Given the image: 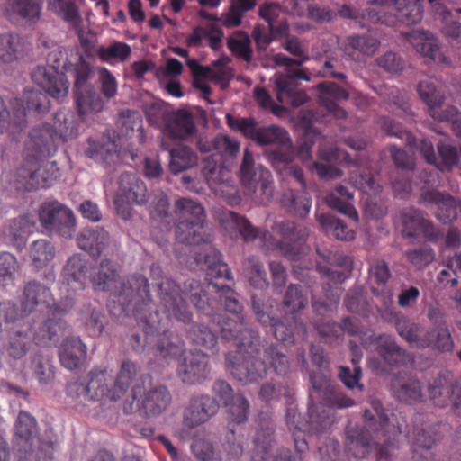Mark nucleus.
<instances>
[{"instance_id":"nucleus-1","label":"nucleus","mask_w":461,"mask_h":461,"mask_svg":"<svg viewBox=\"0 0 461 461\" xmlns=\"http://www.w3.org/2000/svg\"><path fill=\"white\" fill-rule=\"evenodd\" d=\"M91 281L95 290L108 292L113 297L108 307L116 318L138 311L140 304L149 299L148 280L144 276H133L121 280L107 260L94 269Z\"/></svg>"},{"instance_id":"nucleus-2","label":"nucleus","mask_w":461,"mask_h":461,"mask_svg":"<svg viewBox=\"0 0 461 461\" xmlns=\"http://www.w3.org/2000/svg\"><path fill=\"white\" fill-rule=\"evenodd\" d=\"M306 303L307 300L302 295L299 286L290 285L284 299L285 316L284 321H277L271 315L269 306L255 297L252 299L253 310L258 321L263 325H270L275 337L281 341H292L294 336L303 337L304 325L294 313L304 308Z\"/></svg>"},{"instance_id":"nucleus-3","label":"nucleus","mask_w":461,"mask_h":461,"mask_svg":"<svg viewBox=\"0 0 461 461\" xmlns=\"http://www.w3.org/2000/svg\"><path fill=\"white\" fill-rule=\"evenodd\" d=\"M422 0H373L363 13L354 10L350 6H342L339 13L345 18L362 17L371 23L391 24L393 16L406 24H415L422 19Z\"/></svg>"},{"instance_id":"nucleus-4","label":"nucleus","mask_w":461,"mask_h":461,"mask_svg":"<svg viewBox=\"0 0 461 461\" xmlns=\"http://www.w3.org/2000/svg\"><path fill=\"white\" fill-rule=\"evenodd\" d=\"M263 357V345L259 339L241 341L239 349L226 357V366L235 379L242 384L257 383L267 372Z\"/></svg>"},{"instance_id":"nucleus-5","label":"nucleus","mask_w":461,"mask_h":461,"mask_svg":"<svg viewBox=\"0 0 461 461\" xmlns=\"http://www.w3.org/2000/svg\"><path fill=\"white\" fill-rule=\"evenodd\" d=\"M144 344L141 336L132 335V347L139 351L144 348L157 350V354L165 359H175L184 353L185 345L176 335L167 332V322L159 319L156 312L150 313L143 321Z\"/></svg>"},{"instance_id":"nucleus-6","label":"nucleus","mask_w":461,"mask_h":461,"mask_svg":"<svg viewBox=\"0 0 461 461\" xmlns=\"http://www.w3.org/2000/svg\"><path fill=\"white\" fill-rule=\"evenodd\" d=\"M175 212L179 221L176 230L178 242L194 246L204 240L203 225L205 212L199 203L180 198L176 201Z\"/></svg>"},{"instance_id":"nucleus-7","label":"nucleus","mask_w":461,"mask_h":461,"mask_svg":"<svg viewBox=\"0 0 461 461\" xmlns=\"http://www.w3.org/2000/svg\"><path fill=\"white\" fill-rule=\"evenodd\" d=\"M170 400V393L164 386L145 391L140 384H135L131 394L123 402L122 410L125 414L139 412L143 417H154L167 409Z\"/></svg>"},{"instance_id":"nucleus-8","label":"nucleus","mask_w":461,"mask_h":461,"mask_svg":"<svg viewBox=\"0 0 461 461\" xmlns=\"http://www.w3.org/2000/svg\"><path fill=\"white\" fill-rule=\"evenodd\" d=\"M240 181L247 191L261 203H269L274 196V179L269 170L256 165L253 154L246 149L240 169Z\"/></svg>"},{"instance_id":"nucleus-9","label":"nucleus","mask_w":461,"mask_h":461,"mask_svg":"<svg viewBox=\"0 0 461 461\" xmlns=\"http://www.w3.org/2000/svg\"><path fill=\"white\" fill-rule=\"evenodd\" d=\"M89 382H72L67 387V394L75 407H87L97 400H105L104 385L108 380L107 368H95L90 371Z\"/></svg>"},{"instance_id":"nucleus-10","label":"nucleus","mask_w":461,"mask_h":461,"mask_svg":"<svg viewBox=\"0 0 461 461\" xmlns=\"http://www.w3.org/2000/svg\"><path fill=\"white\" fill-rule=\"evenodd\" d=\"M375 416L371 414L369 411H365L366 432L349 431L348 434L347 449L357 458L366 457L372 448L369 432L384 429L387 424L388 417L384 414L379 403H375Z\"/></svg>"},{"instance_id":"nucleus-11","label":"nucleus","mask_w":461,"mask_h":461,"mask_svg":"<svg viewBox=\"0 0 461 461\" xmlns=\"http://www.w3.org/2000/svg\"><path fill=\"white\" fill-rule=\"evenodd\" d=\"M39 218L45 229L66 239H70L75 232L76 218L73 212L58 202L43 203Z\"/></svg>"},{"instance_id":"nucleus-12","label":"nucleus","mask_w":461,"mask_h":461,"mask_svg":"<svg viewBox=\"0 0 461 461\" xmlns=\"http://www.w3.org/2000/svg\"><path fill=\"white\" fill-rule=\"evenodd\" d=\"M74 303L73 297L67 296L64 302L57 303L46 286L37 282H31L24 287L23 306L24 311L32 312L37 307L40 311L45 310L48 312H65L68 311Z\"/></svg>"},{"instance_id":"nucleus-13","label":"nucleus","mask_w":461,"mask_h":461,"mask_svg":"<svg viewBox=\"0 0 461 461\" xmlns=\"http://www.w3.org/2000/svg\"><path fill=\"white\" fill-rule=\"evenodd\" d=\"M161 303L167 316L186 322L191 319V312L179 292L178 286L173 280L162 277L157 283Z\"/></svg>"},{"instance_id":"nucleus-14","label":"nucleus","mask_w":461,"mask_h":461,"mask_svg":"<svg viewBox=\"0 0 461 461\" xmlns=\"http://www.w3.org/2000/svg\"><path fill=\"white\" fill-rule=\"evenodd\" d=\"M32 79L54 99L63 100L68 95L67 77L55 66H38L32 72Z\"/></svg>"},{"instance_id":"nucleus-15","label":"nucleus","mask_w":461,"mask_h":461,"mask_svg":"<svg viewBox=\"0 0 461 461\" xmlns=\"http://www.w3.org/2000/svg\"><path fill=\"white\" fill-rule=\"evenodd\" d=\"M222 221L226 229H236L245 241H252L258 238L267 250H273L281 245L268 230L253 227L246 218L233 212H225Z\"/></svg>"},{"instance_id":"nucleus-16","label":"nucleus","mask_w":461,"mask_h":461,"mask_svg":"<svg viewBox=\"0 0 461 461\" xmlns=\"http://www.w3.org/2000/svg\"><path fill=\"white\" fill-rule=\"evenodd\" d=\"M177 374L184 384H197L203 383L210 375L208 357L200 352L185 354L178 365Z\"/></svg>"},{"instance_id":"nucleus-17","label":"nucleus","mask_w":461,"mask_h":461,"mask_svg":"<svg viewBox=\"0 0 461 461\" xmlns=\"http://www.w3.org/2000/svg\"><path fill=\"white\" fill-rule=\"evenodd\" d=\"M420 202L426 206H436V216L443 222H450L461 214V202L446 193L436 190L424 191L420 194Z\"/></svg>"},{"instance_id":"nucleus-18","label":"nucleus","mask_w":461,"mask_h":461,"mask_svg":"<svg viewBox=\"0 0 461 461\" xmlns=\"http://www.w3.org/2000/svg\"><path fill=\"white\" fill-rule=\"evenodd\" d=\"M138 373L139 370L135 363L124 361L111 385L112 374L108 371V380L104 385L105 400L115 402L122 399L137 377Z\"/></svg>"},{"instance_id":"nucleus-19","label":"nucleus","mask_w":461,"mask_h":461,"mask_svg":"<svg viewBox=\"0 0 461 461\" xmlns=\"http://www.w3.org/2000/svg\"><path fill=\"white\" fill-rule=\"evenodd\" d=\"M408 41L421 56L438 64L449 65V59L440 50L438 41L433 33L425 31H412L408 34Z\"/></svg>"},{"instance_id":"nucleus-20","label":"nucleus","mask_w":461,"mask_h":461,"mask_svg":"<svg viewBox=\"0 0 461 461\" xmlns=\"http://www.w3.org/2000/svg\"><path fill=\"white\" fill-rule=\"evenodd\" d=\"M221 338L225 340L235 341L237 349L241 341L248 342L258 339V336L245 323L243 316L240 314L225 315L218 320Z\"/></svg>"},{"instance_id":"nucleus-21","label":"nucleus","mask_w":461,"mask_h":461,"mask_svg":"<svg viewBox=\"0 0 461 461\" xmlns=\"http://www.w3.org/2000/svg\"><path fill=\"white\" fill-rule=\"evenodd\" d=\"M203 176L215 193L224 194L226 188L232 185L230 169L214 156L204 158L202 170Z\"/></svg>"},{"instance_id":"nucleus-22","label":"nucleus","mask_w":461,"mask_h":461,"mask_svg":"<svg viewBox=\"0 0 461 461\" xmlns=\"http://www.w3.org/2000/svg\"><path fill=\"white\" fill-rule=\"evenodd\" d=\"M218 405L208 395L193 397L184 414V420L187 426L194 428L206 422L216 411Z\"/></svg>"},{"instance_id":"nucleus-23","label":"nucleus","mask_w":461,"mask_h":461,"mask_svg":"<svg viewBox=\"0 0 461 461\" xmlns=\"http://www.w3.org/2000/svg\"><path fill=\"white\" fill-rule=\"evenodd\" d=\"M87 145L86 155L96 163L109 164L118 157L119 145L115 137L103 135L97 139L89 138Z\"/></svg>"},{"instance_id":"nucleus-24","label":"nucleus","mask_w":461,"mask_h":461,"mask_svg":"<svg viewBox=\"0 0 461 461\" xmlns=\"http://www.w3.org/2000/svg\"><path fill=\"white\" fill-rule=\"evenodd\" d=\"M380 44V41L369 33L354 34L345 40L343 50L353 60L360 61L375 55Z\"/></svg>"},{"instance_id":"nucleus-25","label":"nucleus","mask_w":461,"mask_h":461,"mask_svg":"<svg viewBox=\"0 0 461 461\" xmlns=\"http://www.w3.org/2000/svg\"><path fill=\"white\" fill-rule=\"evenodd\" d=\"M117 195L127 203L142 204L148 200V190L144 182L132 173H123L118 180Z\"/></svg>"},{"instance_id":"nucleus-26","label":"nucleus","mask_w":461,"mask_h":461,"mask_svg":"<svg viewBox=\"0 0 461 461\" xmlns=\"http://www.w3.org/2000/svg\"><path fill=\"white\" fill-rule=\"evenodd\" d=\"M273 429L271 428L261 429L255 436V450L252 456L254 461H299L296 457H291L288 449H280L275 456H269L268 451L272 444Z\"/></svg>"},{"instance_id":"nucleus-27","label":"nucleus","mask_w":461,"mask_h":461,"mask_svg":"<svg viewBox=\"0 0 461 461\" xmlns=\"http://www.w3.org/2000/svg\"><path fill=\"white\" fill-rule=\"evenodd\" d=\"M319 99L321 104L336 117L342 118L346 113L339 108L338 102L347 100L349 93L346 86H339L332 82H324L318 85Z\"/></svg>"},{"instance_id":"nucleus-28","label":"nucleus","mask_w":461,"mask_h":461,"mask_svg":"<svg viewBox=\"0 0 461 461\" xmlns=\"http://www.w3.org/2000/svg\"><path fill=\"white\" fill-rule=\"evenodd\" d=\"M198 267L207 271L210 278H230L228 266L221 261V254L209 244H205L203 252L195 256Z\"/></svg>"},{"instance_id":"nucleus-29","label":"nucleus","mask_w":461,"mask_h":461,"mask_svg":"<svg viewBox=\"0 0 461 461\" xmlns=\"http://www.w3.org/2000/svg\"><path fill=\"white\" fill-rule=\"evenodd\" d=\"M110 242V237L103 228H86L77 237L79 249L88 252L93 257L99 256Z\"/></svg>"},{"instance_id":"nucleus-30","label":"nucleus","mask_w":461,"mask_h":461,"mask_svg":"<svg viewBox=\"0 0 461 461\" xmlns=\"http://www.w3.org/2000/svg\"><path fill=\"white\" fill-rule=\"evenodd\" d=\"M86 357V347L77 337L67 338L59 347L62 366L69 370L79 367Z\"/></svg>"},{"instance_id":"nucleus-31","label":"nucleus","mask_w":461,"mask_h":461,"mask_svg":"<svg viewBox=\"0 0 461 461\" xmlns=\"http://www.w3.org/2000/svg\"><path fill=\"white\" fill-rule=\"evenodd\" d=\"M403 233L406 236L422 234L427 238H432L435 234L431 223L423 217L421 212L414 208H408L402 213Z\"/></svg>"},{"instance_id":"nucleus-32","label":"nucleus","mask_w":461,"mask_h":461,"mask_svg":"<svg viewBox=\"0 0 461 461\" xmlns=\"http://www.w3.org/2000/svg\"><path fill=\"white\" fill-rule=\"evenodd\" d=\"M274 84L279 103L298 107L307 102V95L303 91H297L295 82H292L289 77L275 76Z\"/></svg>"},{"instance_id":"nucleus-33","label":"nucleus","mask_w":461,"mask_h":461,"mask_svg":"<svg viewBox=\"0 0 461 461\" xmlns=\"http://www.w3.org/2000/svg\"><path fill=\"white\" fill-rule=\"evenodd\" d=\"M393 394L402 402H414L421 399V386L418 379L413 376L396 377L392 384Z\"/></svg>"},{"instance_id":"nucleus-34","label":"nucleus","mask_w":461,"mask_h":461,"mask_svg":"<svg viewBox=\"0 0 461 461\" xmlns=\"http://www.w3.org/2000/svg\"><path fill=\"white\" fill-rule=\"evenodd\" d=\"M37 435L36 422L27 412L21 411L15 424V444L24 451L31 449Z\"/></svg>"},{"instance_id":"nucleus-35","label":"nucleus","mask_w":461,"mask_h":461,"mask_svg":"<svg viewBox=\"0 0 461 461\" xmlns=\"http://www.w3.org/2000/svg\"><path fill=\"white\" fill-rule=\"evenodd\" d=\"M283 48L296 58L291 59L282 53L275 54L272 57V60L276 67L291 68L293 67H299L309 59V57L305 55L299 40L295 37H287L283 43Z\"/></svg>"},{"instance_id":"nucleus-36","label":"nucleus","mask_w":461,"mask_h":461,"mask_svg":"<svg viewBox=\"0 0 461 461\" xmlns=\"http://www.w3.org/2000/svg\"><path fill=\"white\" fill-rule=\"evenodd\" d=\"M281 203L289 212L299 217L306 216L312 207L311 197L305 190H286L282 195Z\"/></svg>"},{"instance_id":"nucleus-37","label":"nucleus","mask_w":461,"mask_h":461,"mask_svg":"<svg viewBox=\"0 0 461 461\" xmlns=\"http://www.w3.org/2000/svg\"><path fill=\"white\" fill-rule=\"evenodd\" d=\"M333 409L323 404L312 405L308 411V430L312 433H321L327 430L334 422Z\"/></svg>"},{"instance_id":"nucleus-38","label":"nucleus","mask_w":461,"mask_h":461,"mask_svg":"<svg viewBox=\"0 0 461 461\" xmlns=\"http://www.w3.org/2000/svg\"><path fill=\"white\" fill-rule=\"evenodd\" d=\"M353 194L347 187L339 185L327 195L326 203L332 209H335L352 219H357V213L352 205Z\"/></svg>"},{"instance_id":"nucleus-39","label":"nucleus","mask_w":461,"mask_h":461,"mask_svg":"<svg viewBox=\"0 0 461 461\" xmlns=\"http://www.w3.org/2000/svg\"><path fill=\"white\" fill-rule=\"evenodd\" d=\"M169 169L173 174L187 170L198 163V156L189 147L179 145L169 151Z\"/></svg>"},{"instance_id":"nucleus-40","label":"nucleus","mask_w":461,"mask_h":461,"mask_svg":"<svg viewBox=\"0 0 461 461\" xmlns=\"http://www.w3.org/2000/svg\"><path fill=\"white\" fill-rule=\"evenodd\" d=\"M63 276L74 290L83 289L86 282V261L78 255L72 256L64 267Z\"/></svg>"},{"instance_id":"nucleus-41","label":"nucleus","mask_w":461,"mask_h":461,"mask_svg":"<svg viewBox=\"0 0 461 461\" xmlns=\"http://www.w3.org/2000/svg\"><path fill=\"white\" fill-rule=\"evenodd\" d=\"M376 345L378 353L389 365L405 364L409 360L405 351L388 335L379 336Z\"/></svg>"},{"instance_id":"nucleus-42","label":"nucleus","mask_w":461,"mask_h":461,"mask_svg":"<svg viewBox=\"0 0 461 461\" xmlns=\"http://www.w3.org/2000/svg\"><path fill=\"white\" fill-rule=\"evenodd\" d=\"M436 438L426 429L417 431L412 442V457L415 461H432Z\"/></svg>"},{"instance_id":"nucleus-43","label":"nucleus","mask_w":461,"mask_h":461,"mask_svg":"<svg viewBox=\"0 0 461 461\" xmlns=\"http://www.w3.org/2000/svg\"><path fill=\"white\" fill-rule=\"evenodd\" d=\"M167 129L171 135L180 140H186L196 132V126L192 115L183 111L173 115Z\"/></svg>"},{"instance_id":"nucleus-44","label":"nucleus","mask_w":461,"mask_h":461,"mask_svg":"<svg viewBox=\"0 0 461 461\" xmlns=\"http://www.w3.org/2000/svg\"><path fill=\"white\" fill-rule=\"evenodd\" d=\"M260 145L290 147L291 138L286 130L276 125L259 127L254 140Z\"/></svg>"},{"instance_id":"nucleus-45","label":"nucleus","mask_w":461,"mask_h":461,"mask_svg":"<svg viewBox=\"0 0 461 461\" xmlns=\"http://www.w3.org/2000/svg\"><path fill=\"white\" fill-rule=\"evenodd\" d=\"M54 127L56 135L66 140L77 136L78 124L74 113L68 110H60L54 116Z\"/></svg>"},{"instance_id":"nucleus-46","label":"nucleus","mask_w":461,"mask_h":461,"mask_svg":"<svg viewBox=\"0 0 461 461\" xmlns=\"http://www.w3.org/2000/svg\"><path fill=\"white\" fill-rule=\"evenodd\" d=\"M20 106L21 102L14 99L11 102L12 112L6 110L3 99L0 97V131L15 126L22 128L25 123V113Z\"/></svg>"},{"instance_id":"nucleus-47","label":"nucleus","mask_w":461,"mask_h":461,"mask_svg":"<svg viewBox=\"0 0 461 461\" xmlns=\"http://www.w3.org/2000/svg\"><path fill=\"white\" fill-rule=\"evenodd\" d=\"M23 55L22 41L18 35L5 33L0 35V62L13 63Z\"/></svg>"},{"instance_id":"nucleus-48","label":"nucleus","mask_w":461,"mask_h":461,"mask_svg":"<svg viewBox=\"0 0 461 461\" xmlns=\"http://www.w3.org/2000/svg\"><path fill=\"white\" fill-rule=\"evenodd\" d=\"M421 348H432L440 351H447L453 348V340L447 326L433 328L420 341Z\"/></svg>"},{"instance_id":"nucleus-49","label":"nucleus","mask_w":461,"mask_h":461,"mask_svg":"<svg viewBox=\"0 0 461 461\" xmlns=\"http://www.w3.org/2000/svg\"><path fill=\"white\" fill-rule=\"evenodd\" d=\"M59 176L55 162H47L39 167L30 175L29 185L31 188H43L53 185Z\"/></svg>"},{"instance_id":"nucleus-50","label":"nucleus","mask_w":461,"mask_h":461,"mask_svg":"<svg viewBox=\"0 0 461 461\" xmlns=\"http://www.w3.org/2000/svg\"><path fill=\"white\" fill-rule=\"evenodd\" d=\"M351 352L353 370H351L349 367L342 366L340 367L339 377L348 388L353 389L355 387H357L359 390H362L363 385L358 383L361 375V368L358 366V363L362 357V354L360 352V348L357 345H353L352 343Z\"/></svg>"},{"instance_id":"nucleus-51","label":"nucleus","mask_w":461,"mask_h":461,"mask_svg":"<svg viewBox=\"0 0 461 461\" xmlns=\"http://www.w3.org/2000/svg\"><path fill=\"white\" fill-rule=\"evenodd\" d=\"M59 138L56 131L49 124H42L34 128L30 133V146L43 154L50 149L55 140Z\"/></svg>"},{"instance_id":"nucleus-52","label":"nucleus","mask_w":461,"mask_h":461,"mask_svg":"<svg viewBox=\"0 0 461 461\" xmlns=\"http://www.w3.org/2000/svg\"><path fill=\"white\" fill-rule=\"evenodd\" d=\"M49 8L73 27L82 21L78 8L71 0H50Z\"/></svg>"},{"instance_id":"nucleus-53","label":"nucleus","mask_w":461,"mask_h":461,"mask_svg":"<svg viewBox=\"0 0 461 461\" xmlns=\"http://www.w3.org/2000/svg\"><path fill=\"white\" fill-rule=\"evenodd\" d=\"M316 218L322 229L336 239L350 240L354 238V232L340 220L322 213L317 214Z\"/></svg>"},{"instance_id":"nucleus-54","label":"nucleus","mask_w":461,"mask_h":461,"mask_svg":"<svg viewBox=\"0 0 461 461\" xmlns=\"http://www.w3.org/2000/svg\"><path fill=\"white\" fill-rule=\"evenodd\" d=\"M42 0H16L12 6V12L7 10L5 15L10 20L15 19V14L29 20L38 19L41 12Z\"/></svg>"},{"instance_id":"nucleus-55","label":"nucleus","mask_w":461,"mask_h":461,"mask_svg":"<svg viewBox=\"0 0 461 461\" xmlns=\"http://www.w3.org/2000/svg\"><path fill=\"white\" fill-rule=\"evenodd\" d=\"M452 375H442L429 385V393L435 403L440 407L449 404Z\"/></svg>"},{"instance_id":"nucleus-56","label":"nucleus","mask_w":461,"mask_h":461,"mask_svg":"<svg viewBox=\"0 0 461 461\" xmlns=\"http://www.w3.org/2000/svg\"><path fill=\"white\" fill-rule=\"evenodd\" d=\"M67 328L66 323L62 320L49 319L44 321L36 332L35 339L38 343L49 345L56 342Z\"/></svg>"},{"instance_id":"nucleus-57","label":"nucleus","mask_w":461,"mask_h":461,"mask_svg":"<svg viewBox=\"0 0 461 461\" xmlns=\"http://www.w3.org/2000/svg\"><path fill=\"white\" fill-rule=\"evenodd\" d=\"M131 53V48L125 42L114 41L97 50L98 57L104 62L111 64L125 61Z\"/></svg>"},{"instance_id":"nucleus-58","label":"nucleus","mask_w":461,"mask_h":461,"mask_svg":"<svg viewBox=\"0 0 461 461\" xmlns=\"http://www.w3.org/2000/svg\"><path fill=\"white\" fill-rule=\"evenodd\" d=\"M54 257V248L46 240H39L31 245L30 258L35 268L40 269L49 264Z\"/></svg>"},{"instance_id":"nucleus-59","label":"nucleus","mask_w":461,"mask_h":461,"mask_svg":"<svg viewBox=\"0 0 461 461\" xmlns=\"http://www.w3.org/2000/svg\"><path fill=\"white\" fill-rule=\"evenodd\" d=\"M80 319L93 336H98L102 333L105 324V318L96 307L92 305L85 306L80 312Z\"/></svg>"},{"instance_id":"nucleus-60","label":"nucleus","mask_w":461,"mask_h":461,"mask_svg":"<svg viewBox=\"0 0 461 461\" xmlns=\"http://www.w3.org/2000/svg\"><path fill=\"white\" fill-rule=\"evenodd\" d=\"M188 338L193 344L204 349H212L217 343L214 332L203 324L192 325L188 330Z\"/></svg>"},{"instance_id":"nucleus-61","label":"nucleus","mask_w":461,"mask_h":461,"mask_svg":"<svg viewBox=\"0 0 461 461\" xmlns=\"http://www.w3.org/2000/svg\"><path fill=\"white\" fill-rule=\"evenodd\" d=\"M18 100L23 105L20 107L24 110L25 113L26 110L28 112L33 111L37 113H43L50 108L47 96L38 90H27L24 92L23 99Z\"/></svg>"},{"instance_id":"nucleus-62","label":"nucleus","mask_w":461,"mask_h":461,"mask_svg":"<svg viewBox=\"0 0 461 461\" xmlns=\"http://www.w3.org/2000/svg\"><path fill=\"white\" fill-rule=\"evenodd\" d=\"M276 231L282 236L284 241L301 243L305 240L308 236V230L305 227L295 225L291 221H281L276 224Z\"/></svg>"},{"instance_id":"nucleus-63","label":"nucleus","mask_w":461,"mask_h":461,"mask_svg":"<svg viewBox=\"0 0 461 461\" xmlns=\"http://www.w3.org/2000/svg\"><path fill=\"white\" fill-rule=\"evenodd\" d=\"M263 357L269 361L273 370L280 375L287 374L290 368V361L286 355L275 346L264 347Z\"/></svg>"},{"instance_id":"nucleus-64","label":"nucleus","mask_w":461,"mask_h":461,"mask_svg":"<svg viewBox=\"0 0 461 461\" xmlns=\"http://www.w3.org/2000/svg\"><path fill=\"white\" fill-rule=\"evenodd\" d=\"M77 105L81 114L96 113L102 109L100 97L90 89H82L77 94Z\"/></svg>"}]
</instances>
